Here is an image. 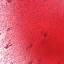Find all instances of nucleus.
<instances>
[{"label":"nucleus","mask_w":64,"mask_h":64,"mask_svg":"<svg viewBox=\"0 0 64 64\" xmlns=\"http://www.w3.org/2000/svg\"><path fill=\"white\" fill-rule=\"evenodd\" d=\"M32 46V44L30 45V47H31Z\"/></svg>","instance_id":"3"},{"label":"nucleus","mask_w":64,"mask_h":64,"mask_svg":"<svg viewBox=\"0 0 64 64\" xmlns=\"http://www.w3.org/2000/svg\"><path fill=\"white\" fill-rule=\"evenodd\" d=\"M7 1L8 2V3H10L11 1V0H7Z\"/></svg>","instance_id":"1"},{"label":"nucleus","mask_w":64,"mask_h":64,"mask_svg":"<svg viewBox=\"0 0 64 64\" xmlns=\"http://www.w3.org/2000/svg\"><path fill=\"white\" fill-rule=\"evenodd\" d=\"M9 47V46H8V45H7L6 46V49H7V48H8Z\"/></svg>","instance_id":"2"},{"label":"nucleus","mask_w":64,"mask_h":64,"mask_svg":"<svg viewBox=\"0 0 64 64\" xmlns=\"http://www.w3.org/2000/svg\"><path fill=\"white\" fill-rule=\"evenodd\" d=\"M10 28H8V30H10Z\"/></svg>","instance_id":"5"},{"label":"nucleus","mask_w":64,"mask_h":64,"mask_svg":"<svg viewBox=\"0 0 64 64\" xmlns=\"http://www.w3.org/2000/svg\"><path fill=\"white\" fill-rule=\"evenodd\" d=\"M46 35H47V34H45L44 35V37H45L46 36Z\"/></svg>","instance_id":"4"}]
</instances>
